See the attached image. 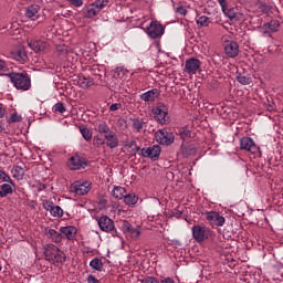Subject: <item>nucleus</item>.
Returning <instances> with one entry per match:
<instances>
[{
  "instance_id": "f257e3e1",
  "label": "nucleus",
  "mask_w": 283,
  "mask_h": 283,
  "mask_svg": "<svg viewBox=\"0 0 283 283\" xmlns=\"http://www.w3.org/2000/svg\"><path fill=\"white\" fill-rule=\"evenodd\" d=\"M43 255L51 264H65V260H67L65 252L54 244H45L43 247Z\"/></svg>"
},
{
  "instance_id": "f03ea898",
  "label": "nucleus",
  "mask_w": 283,
  "mask_h": 283,
  "mask_svg": "<svg viewBox=\"0 0 283 283\" xmlns=\"http://www.w3.org/2000/svg\"><path fill=\"white\" fill-rule=\"evenodd\" d=\"M4 75L9 76V78L13 83L14 87H17V90H23L24 92H28V90L32 87V82L30 80V76H28V73L11 72Z\"/></svg>"
},
{
  "instance_id": "7ed1b4c3",
  "label": "nucleus",
  "mask_w": 283,
  "mask_h": 283,
  "mask_svg": "<svg viewBox=\"0 0 283 283\" xmlns=\"http://www.w3.org/2000/svg\"><path fill=\"white\" fill-rule=\"evenodd\" d=\"M109 6V0H95L90 3L84 9V14L86 19H94V17H98L102 10H105Z\"/></svg>"
},
{
  "instance_id": "20e7f679",
  "label": "nucleus",
  "mask_w": 283,
  "mask_h": 283,
  "mask_svg": "<svg viewBox=\"0 0 283 283\" xmlns=\"http://www.w3.org/2000/svg\"><path fill=\"white\" fill-rule=\"evenodd\" d=\"M153 116L160 125H167L169 123V108L163 103H158L153 108Z\"/></svg>"
},
{
  "instance_id": "39448f33",
  "label": "nucleus",
  "mask_w": 283,
  "mask_h": 283,
  "mask_svg": "<svg viewBox=\"0 0 283 283\" xmlns=\"http://www.w3.org/2000/svg\"><path fill=\"white\" fill-rule=\"evenodd\" d=\"M28 48L35 52V54H45L50 50V44H48L46 41L43 40H27Z\"/></svg>"
},
{
  "instance_id": "423d86ee",
  "label": "nucleus",
  "mask_w": 283,
  "mask_h": 283,
  "mask_svg": "<svg viewBox=\"0 0 283 283\" xmlns=\"http://www.w3.org/2000/svg\"><path fill=\"white\" fill-rule=\"evenodd\" d=\"M92 190V182L90 181H75L71 185V192L75 196H85Z\"/></svg>"
},
{
  "instance_id": "0eeeda50",
  "label": "nucleus",
  "mask_w": 283,
  "mask_h": 283,
  "mask_svg": "<svg viewBox=\"0 0 283 283\" xmlns=\"http://www.w3.org/2000/svg\"><path fill=\"white\" fill-rule=\"evenodd\" d=\"M192 237L197 242H205V240L211 238V229L200 224L193 226Z\"/></svg>"
},
{
  "instance_id": "6e6552de",
  "label": "nucleus",
  "mask_w": 283,
  "mask_h": 283,
  "mask_svg": "<svg viewBox=\"0 0 283 283\" xmlns=\"http://www.w3.org/2000/svg\"><path fill=\"white\" fill-rule=\"evenodd\" d=\"M146 32L150 39H160L165 34V28L158 21H151Z\"/></svg>"
},
{
  "instance_id": "1a4fd4ad",
  "label": "nucleus",
  "mask_w": 283,
  "mask_h": 283,
  "mask_svg": "<svg viewBox=\"0 0 283 283\" xmlns=\"http://www.w3.org/2000/svg\"><path fill=\"white\" fill-rule=\"evenodd\" d=\"M42 205L43 209L49 211L53 218H63V208L61 206H56L50 200H44Z\"/></svg>"
},
{
  "instance_id": "9d476101",
  "label": "nucleus",
  "mask_w": 283,
  "mask_h": 283,
  "mask_svg": "<svg viewBox=\"0 0 283 283\" xmlns=\"http://www.w3.org/2000/svg\"><path fill=\"white\" fill-rule=\"evenodd\" d=\"M155 140H157L159 145H171V143H174V134L164 129L157 130Z\"/></svg>"
},
{
  "instance_id": "9b49d317",
  "label": "nucleus",
  "mask_w": 283,
  "mask_h": 283,
  "mask_svg": "<svg viewBox=\"0 0 283 283\" xmlns=\"http://www.w3.org/2000/svg\"><path fill=\"white\" fill-rule=\"evenodd\" d=\"M160 151H163L160 146L154 145L148 148H143L142 156L144 158H150V160H157L158 158H160Z\"/></svg>"
},
{
  "instance_id": "f8f14e48",
  "label": "nucleus",
  "mask_w": 283,
  "mask_h": 283,
  "mask_svg": "<svg viewBox=\"0 0 283 283\" xmlns=\"http://www.w3.org/2000/svg\"><path fill=\"white\" fill-rule=\"evenodd\" d=\"M206 218L212 227H224V217H222L220 213L216 211L207 212Z\"/></svg>"
},
{
  "instance_id": "ddd939ff",
  "label": "nucleus",
  "mask_w": 283,
  "mask_h": 283,
  "mask_svg": "<svg viewBox=\"0 0 283 283\" xmlns=\"http://www.w3.org/2000/svg\"><path fill=\"white\" fill-rule=\"evenodd\" d=\"M224 52L227 56H230V59H235V56L240 53V46L238 45V42L227 41L224 43Z\"/></svg>"
},
{
  "instance_id": "4468645a",
  "label": "nucleus",
  "mask_w": 283,
  "mask_h": 283,
  "mask_svg": "<svg viewBox=\"0 0 283 283\" xmlns=\"http://www.w3.org/2000/svg\"><path fill=\"white\" fill-rule=\"evenodd\" d=\"M98 227L105 233H109V231H114V221L109 217L103 216L98 219Z\"/></svg>"
},
{
  "instance_id": "2eb2a0df",
  "label": "nucleus",
  "mask_w": 283,
  "mask_h": 283,
  "mask_svg": "<svg viewBox=\"0 0 283 283\" xmlns=\"http://www.w3.org/2000/svg\"><path fill=\"white\" fill-rule=\"evenodd\" d=\"M240 147L241 149H244V151H250L251 154H255L258 151V146H255V142H253L250 137H243L240 140Z\"/></svg>"
},
{
  "instance_id": "dca6fc26",
  "label": "nucleus",
  "mask_w": 283,
  "mask_h": 283,
  "mask_svg": "<svg viewBox=\"0 0 283 283\" xmlns=\"http://www.w3.org/2000/svg\"><path fill=\"white\" fill-rule=\"evenodd\" d=\"M87 164L85 161V158L75 155L73 157L70 158L69 160V167L70 169L76 170V169H83V167H85Z\"/></svg>"
},
{
  "instance_id": "f3484780",
  "label": "nucleus",
  "mask_w": 283,
  "mask_h": 283,
  "mask_svg": "<svg viewBox=\"0 0 283 283\" xmlns=\"http://www.w3.org/2000/svg\"><path fill=\"white\" fill-rule=\"evenodd\" d=\"M158 96H160V92H158L157 88H154L142 94L140 98L142 101H145V103H154Z\"/></svg>"
},
{
  "instance_id": "a211bd4d",
  "label": "nucleus",
  "mask_w": 283,
  "mask_h": 283,
  "mask_svg": "<svg viewBox=\"0 0 283 283\" xmlns=\"http://www.w3.org/2000/svg\"><path fill=\"white\" fill-rule=\"evenodd\" d=\"M104 138L107 147L111 149H116V147H118V137L116 136V133L111 132L107 135H104Z\"/></svg>"
},
{
  "instance_id": "6ab92c4d",
  "label": "nucleus",
  "mask_w": 283,
  "mask_h": 283,
  "mask_svg": "<svg viewBox=\"0 0 283 283\" xmlns=\"http://www.w3.org/2000/svg\"><path fill=\"white\" fill-rule=\"evenodd\" d=\"M76 227L74 226H66L60 228V232L62 233V235H65L67 240H74V238H76Z\"/></svg>"
},
{
  "instance_id": "aec40b11",
  "label": "nucleus",
  "mask_w": 283,
  "mask_h": 283,
  "mask_svg": "<svg viewBox=\"0 0 283 283\" xmlns=\"http://www.w3.org/2000/svg\"><path fill=\"white\" fill-rule=\"evenodd\" d=\"M200 60L191 57L186 62V70H188V72H198V70H200Z\"/></svg>"
},
{
  "instance_id": "412c9836",
  "label": "nucleus",
  "mask_w": 283,
  "mask_h": 283,
  "mask_svg": "<svg viewBox=\"0 0 283 283\" xmlns=\"http://www.w3.org/2000/svg\"><path fill=\"white\" fill-rule=\"evenodd\" d=\"M77 85H80V87H92V85H94V81L83 74L77 75V78L75 80Z\"/></svg>"
},
{
  "instance_id": "4be33fe9",
  "label": "nucleus",
  "mask_w": 283,
  "mask_h": 283,
  "mask_svg": "<svg viewBox=\"0 0 283 283\" xmlns=\"http://www.w3.org/2000/svg\"><path fill=\"white\" fill-rule=\"evenodd\" d=\"M40 7L38 4H31L27 8L25 17L27 19H31L35 21L38 19L36 14H39Z\"/></svg>"
},
{
  "instance_id": "5701e85b",
  "label": "nucleus",
  "mask_w": 283,
  "mask_h": 283,
  "mask_svg": "<svg viewBox=\"0 0 283 283\" xmlns=\"http://www.w3.org/2000/svg\"><path fill=\"white\" fill-rule=\"evenodd\" d=\"M126 193H127V191L125 190V188H123L120 186L113 187L112 197L116 198V200H123V198H125Z\"/></svg>"
},
{
  "instance_id": "b1692460",
  "label": "nucleus",
  "mask_w": 283,
  "mask_h": 283,
  "mask_svg": "<svg viewBox=\"0 0 283 283\" xmlns=\"http://www.w3.org/2000/svg\"><path fill=\"white\" fill-rule=\"evenodd\" d=\"M11 175L15 180H21L25 176V170L21 166H13L11 168Z\"/></svg>"
},
{
  "instance_id": "393cba45",
  "label": "nucleus",
  "mask_w": 283,
  "mask_h": 283,
  "mask_svg": "<svg viewBox=\"0 0 283 283\" xmlns=\"http://www.w3.org/2000/svg\"><path fill=\"white\" fill-rule=\"evenodd\" d=\"M13 56H14V60L18 61L19 63H25L28 61V53L25 52L24 48L18 49V51Z\"/></svg>"
},
{
  "instance_id": "a878e982",
  "label": "nucleus",
  "mask_w": 283,
  "mask_h": 283,
  "mask_svg": "<svg viewBox=\"0 0 283 283\" xmlns=\"http://www.w3.org/2000/svg\"><path fill=\"white\" fill-rule=\"evenodd\" d=\"M124 202L128 207H134V205H136L138 202V196H136L134 193H128V195L124 196Z\"/></svg>"
},
{
  "instance_id": "bb28decb",
  "label": "nucleus",
  "mask_w": 283,
  "mask_h": 283,
  "mask_svg": "<svg viewBox=\"0 0 283 283\" xmlns=\"http://www.w3.org/2000/svg\"><path fill=\"white\" fill-rule=\"evenodd\" d=\"M46 233L49 234V238L52 240V242H61V240H63L61 233L54 229L46 230Z\"/></svg>"
},
{
  "instance_id": "cd10ccee",
  "label": "nucleus",
  "mask_w": 283,
  "mask_h": 283,
  "mask_svg": "<svg viewBox=\"0 0 283 283\" xmlns=\"http://www.w3.org/2000/svg\"><path fill=\"white\" fill-rule=\"evenodd\" d=\"M90 266L94 271H103V261L98 258H95L90 262Z\"/></svg>"
},
{
  "instance_id": "c85d7f7f",
  "label": "nucleus",
  "mask_w": 283,
  "mask_h": 283,
  "mask_svg": "<svg viewBox=\"0 0 283 283\" xmlns=\"http://www.w3.org/2000/svg\"><path fill=\"white\" fill-rule=\"evenodd\" d=\"M96 132H98L99 134H104V136H107V134L112 133V130L109 129V126L105 123H99L96 126Z\"/></svg>"
},
{
  "instance_id": "c756f323",
  "label": "nucleus",
  "mask_w": 283,
  "mask_h": 283,
  "mask_svg": "<svg viewBox=\"0 0 283 283\" xmlns=\"http://www.w3.org/2000/svg\"><path fill=\"white\" fill-rule=\"evenodd\" d=\"M8 193H12V186L10 184H3L0 190V198H6Z\"/></svg>"
},
{
  "instance_id": "7c9ffc66",
  "label": "nucleus",
  "mask_w": 283,
  "mask_h": 283,
  "mask_svg": "<svg viewBox=\"0 0 283 283\" xmlns=\"http://www.w3.org/2000/svg\"><path fill=\"white\" fill-rule=\"evenodd\" d=\"M126 235H128L133 240H138V238H140V227L139 226H137L135 228L133 227L130 229V231L128 232V234H126Z\"/></svg>"
},
{
  "instance_id": "2f4dec72",
  "label": "nucleus",
  "mask_w": 283,
  "mask_h": 283,
  "mask_svg": "<svg viewBox=\"0 0 283 283\" xmlns=\"http://www.w3.org/2000/svg\"><path fill=\"white\" fill-rule=\"evenodd\" d=\"M209 23H211V19H209V17L206 15L199 17V19L197 20V24L201 28H209Z\"/></svg>"
},
{
  "instance_id": "473e14b6",
  "label": "nucleus",
  "mask_w": 283,
  "mask_h": 283,
  "mask_svg": "<svg viewBox=\"0 0 283 283\" xmlns=\"http://www.w3.org/2000/svg\"><path fill=\"white\" fill-rule=\"evenodd\" d=\"M14 67H17V65H10L8 62L0 60V71L3 72H14Z\"/></svg>"
},
{
  "instance_id": "72a5a7b5",
  "label": "nucleus",
  "mask_w": 283,
  "mask_h": 283,
  "mask_svg": "<svg viewBox=\"0 0 283 283\" xmlns=\"http://www.w3.org/2000/svg\"><path fill=\"white\" fill-rule=\"evenodd\" d=\"M237 80L241 83V85H250L251 84V76L244 75V73H239Z\"/></svg>"
},
{
  "instance_id": "f704fd0d",
  "label": "nucleus",
  "mask_w": 283,
  "mask_h": 283,
  "mask_svg": "<svg viewBox=\"0 0 283 283\" xmlns=\"http://www.w3.org/2000/svg\"><path fill=\"white\" fill-rule=\"evenodd\" d=\"M56 52L59 56H67V54H72V51H70V49L65 45H57Z\"/></svg>"
},
{
  "instance_id": "c9c22d12",
  "label": "nucleus",
  "mask_w": 283,
  "mask_h": 283,
  "mask_svg": "<svg viewBox=\"0 0 283 283\" xmlns=\"http://www.w3.org/2000/svg\"><path fill=\"white\" fill-rule=\"evenodd\" d=\"M268 28L269 30H271V32H277V30H280V21L279 20H272L268 23Z\"/></svg>"
},
{
  "instance_id": "e433bc0d",
  "label": "nucleus",
  "mask_w": 283,
  "mask_h": 283,
  "mask_svg": "<svg viewBox=\"0 0 283 283\" xmlns=\"http://www.w3.org/2000/svg\"><path fill=\"white\" fill-rule=\"evenodd\" d=\"M80 132L86 140H92V130L87 127H80Z\"/></svg>"
},
{
  "instance_id": "4c0bfd02",
  "label": "nucleus",
  "mask_w": 283,
  "mask_h": 283,
  "mask_svg": "<svg viewBox=\"0 0 283 283\" xmlns=\"http://www.w3.org/2000/svg\"><path fill=\"white\" fill-rule=\"evenodd\" d=\"M223 14H226L228 17V19H230V21H234L238 13L235 12V9L228 8V9H226V11H223Z\"/></svg>"
},
{
  "instance_id": "58836bf2",
  "label": "nucleus",
  "mask_w": 283,
  "mask_h": 283,
  "mask_svg": "<svg viewBox=\"0 0 283 283\" xmlns=\"http://www.w3.org/2000/svg\"><path fill=\"white\" fill-rule=\"evenodd\" d=\"M0 181L10 182L11 186L14 187V182L12 181V178H10L8 174L3 172V170H0Z\"/></svg>"
},
{
  "instance_id": "ea45409f",
  "label": "nucleus",
  "mask_w": 283,
  "mask_h": 283,
  "mask_svg": "<svg viewBox=\"0 0 283 283\" xmlns=\"http://www.w3.org/2000/svg\"><path fill=\"white\" fill-rule=\"evenodd\" d=\"M178 134L184 139L189 138V136H191V132H189V129L187 127L179 128Z\"/></svg>"
},
{
  "instance_id": "a19ab883",
  "label": "nucleus",
  "mask_w": 283,
  "mask_h": 283,
  "mask_svg": "<svg viewBox=\"0 0 283 283\" xmlns=\"http://www.w3.org/2000/svg\"><path fill=\"white\" fill-rule=\"evenodd\" d=\"M132 223L128 221H124L122 224V231L125 233V235H128L129 231H132Z\"/></svg>"
},
{
  "instance_id": "79ce46f5",
  "label": "nucleus",
  "mask_w": 283,
  "mask_h": 283,
  "mask_svg": "<svg viewBox=\"0 0 283 283\" xmlns=\"http://www.w3.org/2000/svg\"><path fill=\"white\" fill-rule=\"evenodd\" d=\"M9 123H21V115H18L17 113L11 114Z\"/></svg>"
},
{
  "instance_id": "37998d69",
  "label": "nucleus",
  "mask_w": 283,
  "mask_h": 283,
  "mask_svg": "<svg viewBox=\"0 0 283 283\" xmlns=\"http://www.w3.org/2000/svg\"><path fill=\"white\" fill-rule=\"evenodd\" d=\"M133 126L136 132H140V129H143V123L140 122V119H134Z\"/></svg>"
},
{
  "instance_id": "c03bdc74",
  "label": "nucleus",
  "mask_w": 283,
  "mask_h": 283,
  "mask_svg": "<svg viewBox=\"0 0 283 283\" xmlns=\"http://www.w3.org/2000/svg\"><path fill=\"white\" fill-rule=\"evenodd\" d=\"M105 142L103 140V138L95 136L93 138V145H95V147H101V145H104Z\"/></svg>"
},
{
  "instance_id": "a18cd8bd",
  "label": "nucleus",
  "mask_w": 283,
  "mask_h": 283,
  "mask_svg": "<svg viewBox=\"0 0 283 283\" xmlns=\"http://www.w3.org/2000/svg\"><path fill=\"white\" fill-rule=\"evenodd\" d=\"M55 112H59L60 114H65V105H63V103L55 104Z\"/></svg>"
},
{
  "instance_id": "49530a36",
  "label": "nucleus",
  "mask_w": 283,
  "mask_h": 283,
  "mask_svg": "<svg viewBox=\"0 0 283 283\" xmlns=\"http://www.w3.org/2000/svg\"><path fill=\"white\" fill-rule=\"evenodd\" d=\"M122 107H123V104H120V103L112 104L109 106V112H118V109H120Z\"/></svg>"
},
{
  "instance_id": "de8ad7c7",
  "label": "nucleus",
  "mask_w": 283,
  "mask_h": 283,
  "mask_svg": "<svg viewBox=\"0 0 283 283\" xmlns=\"http://www.w3.org/2000/svg\"><path fill=\"white\" fill-rule=\"evenodd\" d=\"M71 6H74V8H81L83 6V0H67Z\"/></svg>"
},
{
  "instance_id": "09e8293b",
  "label": "nucleus",
  "mask_w": 283,
  "mask_h": 283,
  "mask_svg": "<svg viewBox=\"0 0 283 283\" xmlns=\"http://www.w3.org/2000/svg\"><path fill=\"white\" fill-rule=\"evenodd\" d=\"M176 12H177V14H180V17H186L187 15V9L182 6L178 7Z\"/></svg>"
},
{
  "instance_id": "8fccbe9b",
  "label": "nucleus",
  "mask_w": 283,
  "mask_h": 283,
  "mask_svg": "<svg viewBox=\"0 0 283 283\" xmlns=\"http://www.w3.org/2000/svg\"><path fill=\"white\" fill-rule=\"evenodd\" d=\"M142 283H160V282H158V280H156V277L148 276V277L142 280Z\"/></svg>"
},
{
  "instance_id": "3c124183",
  "label": "nucleus",
  "mask_w": 283,
  "mask_h": 283,
  "mask_svg": "<svg viewBox=\"0 0 283 283\" xmlns=\"http://www.w3.org/2000/svg\"><path fill=\"white\" fill-rule=\"evenodd\" d=\"M219 6L221 7L222 12L226 11L227 8V0H218Z\"/></svg>"
},
{
  "instance_id": "603ef678",
  "label": "nucleus",
  "mask_w": 283,
  "mask_h": 283,
  "mask_svg": "<svg viewBox=\"0 0 283 283\" xmlns=\"http://www.w3.org/2000/svg\"><path fill=\"white\" fill-rule=\"evenodd\" d=\"M160 283H176V281H174L171 277H165L160 281Z\"/></svg>"
},
{
  "instance_id": "864d4df0",
  "label": "nucleus",
  "mask_w": 283,
  "mask_h": 283,
  "mask_svg": "<svg viewBox=\"0 0 283 283\" xmlns=\"http://www.w3.org/2000/svg\"><path fill=\"white\" fill-rule=\"evenodd\" d=\"M6 116V108H3V105H0V118H3Z\"/></svg>"
},
{
  "instance_id": "5fc2aeb1",
  "label": "nucleus",
  "mask_w": 283,
  "mask_h": 283,
  "mask_svg": "<svg viewBox=\"0 0 283 283\" xmlns=\"http://www.w3.org/2000/svg\"><path fill=\"white\" fill-rule=\"evenodd\" d=\"M51 70H55V72H63V67L56 65L55 67L50 66Z\"/></svg>"
},
{
  "instance_id": "6e6d98bb",
  "label": "nucleus",
  "mask_w": 283,
  "mask_h": 283,
  "mask_svg": "<svg viewBox=\"0 0 283 283\" xmlns=\"http://www.w3.org/2000/svg\"><path fill=\"white\" fill-rule=\"evenodd\" d=\"M115 72H128L127 69L123 67V66H117Z\"/></svg>"
},
{
  "instance_id": "4d7b16f0",
  "label": "nucleus",
  "mask_w": 283,
  "mask_h": 283,
  "mask_svg": "<svg viewBox=\"0 0 283 283\" xmlns=\"http://www.w3.org/2000/svg\"><path fill=\"white\" fill-rule=\"evenodd\" d=\"M265 108L268 109V112H273V109H275V107L273 106V104L266 105Z\"/></svg>"
},
{
  "instance_id": "13d9d810",
  "label": "nucleus",
  "mask_w": 283,
  "mask_h": 283,
  "mask_svg": "<svg viewBox=\"0 0 283 283\" xmlns=\"http://www.w3.org/2000/svg\"><path fill=\"white\" fill-rule=\"evenodd\" d=\"M256 1V3H259V6H264V3H262V0H254Z\"/></svg>"
},
{
  "instance_id": "bf43d9fd",
  "label": "nucleus",
  "mask_w": 283,
  "mask_h": 283,
  "mask_svg": "<svg viewBox=\"0 0 283 283\" xmlns=\"http://www.w3.org/2000/svg\"><path fill=\"white\" fill-rule=\"evenodd\" d=\"M4 127H3V124L0 123V134L1 132H3Z\"/></svg>"
},
{
  "instance_id": "052dcab7",
  "label": "nucleus",
  "mask_w": 283,
  "mask_h": 283,
  "mask_svg": "<svg viewBox=\"0 0 283 283\" xmlns=\"http://www.w3.org/2000/svg\"><path fill=\"white\" fill-rule=\"evenodd\" d=\"M66 72H72V66L67 67Z\"/></svg>"
},
{
  "instance_id": "680f3d73",
  "label": "nucleus",
  "mask_w": 283,
  "mask_h": 283,
  "mask_svg": "<svg viewBox=\"0 0 283 283\" xmlns=\"http://www.w3.org/2000/svg\"><path fill=\"white\" fill-rule=\"evenodd\" d=\"M19 70H22L23 72H25V70H23V66H20Z\"/></svg>"
},
{
  "instance_id": "e2e57ef3",
  "label": "nucleus",
  "mask_w": 283,
  "mask_h": 283,
  "mask_svg": "<svg viewBox=\"0 0 283 283\" xmlns=\"http://www.w3.org/2000/svg\"><path fill=\"white\" fill-rule=\"evenodd\" d=\"M1 269H2V268H1V265H0V271H1Z\"/></svg>"
}]
</instances>
